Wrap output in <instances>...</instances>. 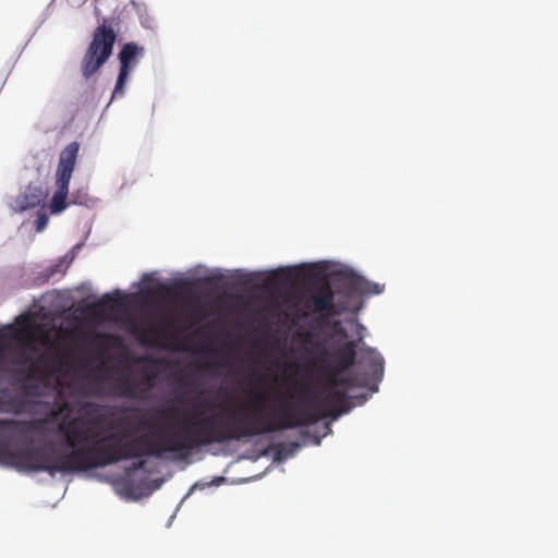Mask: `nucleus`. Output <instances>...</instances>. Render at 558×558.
Returning a JSON list of instances; mask_svg holds the SVG:
<instances>
[{
  "instance_id": "1",
  "label": "nucleus",
  "mask_w": 558,
  "mask_h": 558,
  "mask_svg": "<svg viewBox=\"0 0 558 558\" xmlns=\"http://www.w3.org/2000/svg\"><path fill=\"white\" fill-rule=\"evenodd\" d=\"M104 415L94 420L64 416L57 424L71 450L56 448L53 476L89 471L121 461L174 453L184 459L194 450L227 444V428L221 404L205 400L177 416L171 408L134 410V414L100 428Z\"/></svg>"
},
{
  "instance_id": "2",
  "label": "nucleus",
  "mask_w": 558,
  "mask_h": 558,
  "mask_svg": "<svg viewBox=\"0 0 558 558\" xmlns=\"http://www.w3.org/2000/svg\"><path fill=\"white\" fill-rule=\"evenodd\" d=\"M343 387L323 385L318 391L304 385L302 392L308 400L310 409L296 411L282 395L274 399L278 411H266L267 396L252 392L245 402L221 404L228 441L272 434L296 427L311 426L323 418L337 420L352 408L348 391Z\"/></svg>"
},
{
  "instance_id": "3",
  "label": "nucleus",
  "mask_w": 558,
  "mask_h": 558,
  "mask_svg": "<svg viewBox=\"0 0 558 558\" xmlns=\"http://www.w3.org/2000/svg\"><path fill=\"white\" fill-rule=\"evenodd\" d=\"M54 414L31 420H0V464L20 472H46L53 476Z\"/></svg>"
},
{
  "instance_id": "4",
  "label": "nucleus",
  "mask_w": 558,
  "mask_h": 558,
  "mask_svg": "<svg viewBox=\"0 0 558 558\" xmlns=\"http://www.w3.org/2000/svg\"><path fill=\"white\" fill-rule=\"evenodd\" d=\"M22 367L15 369L17 376H24L32 383H45L50 376L59 372L63 361L58 349L47 348L39 354L32 353L28 350L19 352L17 361Z\"/></svg>"
},
{
  "instance_id": "5",
  "label": "nucleus",
  "mask_w": 558,
  "mask_h": 558,
  "mask_svg": "<svg viewBox=\"0 0 558 558\" xmlns=\"http://www.w3.org/2000/svg\"><path fill=\"white\" fill-rule=\"evenodd\" d=\"M117 34L111 25L102 23L93 34L86 52L81 62L82 74L85 78L92 77L110 58Z\"/></svg>"
},
{
  "instance_id": "6",
  "label": "nucleus",
  "mask_w": 558,
  "mask_h": 558,
  "mask_svg": "<svg viewBox=\"0 0 558 558\" xmlns=\"http://www.w3.org/2000/svg\"><path fill=\"white\" fill-rule=\"evenodd\" d=\"M12 385H17L19 392H12L10 389H0V413L22 415L29 413L33 402L31 398L39 397L41 393L38 383H32L17 376L15 369L12 372Z\"/></svg>"
},
{
  "instance_id": "7",
  "label": "nucleus",
  "mask_w": 558,
  "mask_h": 558,
  "mask_svg": "<svg viewBox=\"0 0 558 558\" xmlns=\"http://www.w3.org/2000/svg\"><path fill=\"white\" fill-rule=\"evenodd\" d=\"M78 150V143L72 142L60 153L56 170V192L50 203V211L52 214H59L68 206L66 198L69 194V185L76 165Z\"/></svg>"
},
{
  "instance_id": "8",
  "label": "nucleus",
  "mask_w": 558,
  "mask_h": 558,
  "mask_svg": "<svg viewBox=\"0 0 558 558\" xmlns=\"http://www.w3.org/2000/svg\"><path fill=\"white\" fill-rule=\"evenodd\" d=\"M153 377H143L134 381L130 376L120 375L112 380V395L131 400H147L153 388Z\"/></svg>"
},
{
  "instance_id": "9",
  "label": "nucleus",
  "mask_w": 558,
  "mask_h": 558,
  "mask_svg": "<svg viewBox=\"0 0 558 558\" xmlns=\"http://www.w3.org/2000/svg\"><path fill=\"white\" fill-rule=\"evenodd\" d=\"M145 49L136 43H126L119 52L120 71L118 74L112 98L123 96L124 86L131 70L136 66L138 60L144 57Z\"/></svg>"
},
{
  "instance_id": "10",
  "label": "nucleus",
  "mask_w": 558,
  "mask_h": 558,
  "mask_svg": "<svg viewBox=\"0 0 558 558\" xmlns=\"http://www.w3.org/2000/svg\"><path fill=\"white\" fill-rule=\"evenodd\" d=\"M337 292L348 299H355L365 294H380L384 286L374 283L355 274H342L337 280Z\"/></svg>"
},
{
  "instance_id": "11",
  "label": "nucleus",
  "mask_w": 558,
  "mask_h": 558,
  "mask_svg": "<svg viewBox=\"0 0 558 558\" xmlns=\"http://www.w3.org/2000/svg\"><path fill=\"white\" fill-rule=\"evenodd\" d=\"M306 307L313 313H328L332 316L351 311L347 302H333V291L328 283L320 287L319 294L310 295Z\"/></svg>"
},
{
  "instance_id": "12",
  "label": "nucleus",
  "mask_w": 558,
  "mask_h": 558,
  "mask_svg": "<svg viewBox=\"0 0 558 558\" xmlns=\"http://www.w3.org/2000/svg\"><path fill=\"white\" fill-rule=\"evenodd\" d=\"M347 369L340 366L339 363H335L323 366L322 376L324 379L323 385L331 387H343L345 389H353L357 387V379L354 376H341Z\"/></svg>"
},
{
  "instance_id": "13",
  "label": "nucleus",
  "mask_w": 558,
  "mask_h": 558,
  "mask_svg": "<svg viewBox=\"0 0 558 558\" xmlns=\"http://www.w3.org/2000/svg\"><path fill=\"white\" fill-rule=\"evenodd\" d=\"M22 349L28 350L32 353H37V344L43 347L58 349V343L52 340L51 335L48 330L43 329L40 326L32 327L21 340Z\"/></svg>"
},
{
  "instance_id": "14",
  "label": "nucleus",
  "mask_w": 558,
  "mask_h": 558,
  "mask_svg": "<svg viewBox=\"0 0 558 558\" xmlns=\"http://www.w3.org/2000/svg\"><path fill=\"white\" fill-rule=\"evenodd\" d=\"M46 193L40 186L27 185L23 193H21L14 201V208L19 211H25L35 208L44 201Z\"/></svg>"
},
{
  "instance_id": "15",
  "label": "nucleus",
  "mask_w": 558,
  "mask_h": 558,
  "mask_svg": "<svg viewBox=\"0 0 558 558\" xmlns=\"http://www.w3.org/2000/svg\"><path fill=\"white\" fill-rule=\"evenodd\" d=\"M122 296L119 292L116 295L106 293L96 302L87 306V311L94 317H102L105 314L116 311L121 304Z\"/></svg>"
},
{
  "instance_id": "16",
  "label": "nucleus",
  "mask_w": 558,
  "mask_h": 558,
  "mask_svg": "<svg viewBox=\"0 0 558 558\" xmlns=\"http://www.w3.org/2000/svg\"><path fill=\"white\" fill-rule=\"evenodd\" d=\"M362 341V336H360L355 340H350L343 343L335 353L333 356L336 362L340 364V366L349 369L355 364L356 360V349Z\"/></svg>"
},
{
  "instance_id": "17",
  "label": "nucleus",
  "mask_w": 558,
  "mask_h": 558,
  "mask_svg": "<svg viewBox=\"0 0 558 558\" xmlns=\"http://www.w3.org/2000/svg\"><path fill=\"white\" fill-rule=\"evenodd\" d=\"M360 362L367 366L375 377L381 378L384 374V359L375 349H361Z\"/></svg>"
},
{
  "instance_id": "18",
  "label": "nucleus",
  "mask_w": 558,
  "mask_h": 558,
  "mask_svg": "<svg viewBox=\"0 0 558 558\" xmlns=\"http://www.w3.org/2000/svg\"><path fill=\"white\" fill-rule=\"evenodd\" d=\"M48 223V217L46 215H39L36 219V231L41 232Z\"/></svg>"
},
{
  "instance_id": "19",
  "label": "nucleus",
  "mask_w": 558,
  "mask_h": 558,
  "mask_svg": "<svg viewBox=\"0 0 558 558\" xmlns=\"http://www.w3.org/2000/svg\"><path fill=\"white\" fill-rule=\"evenodd\" d=\"M282 272L284 274V276H286V278H287V279H290V278H291V276H292V270H290V269L282 270Z\"/></svg>"
},
{
  "instance_id": "20",
  "label": "nucleus",
  "mask_w": 558,
  "mask_h": 558,
  "mask_svg": "<svg viewBox=\"0 0 558 558\" xmlns=\"http://www.w3.org/2000/svg\"><path fill=\"white\" fill-rule=\"evenodd\" d=\"M339 335L345 336V332L343 330L339 331Z\"/></svg>"
}]
</instances>
